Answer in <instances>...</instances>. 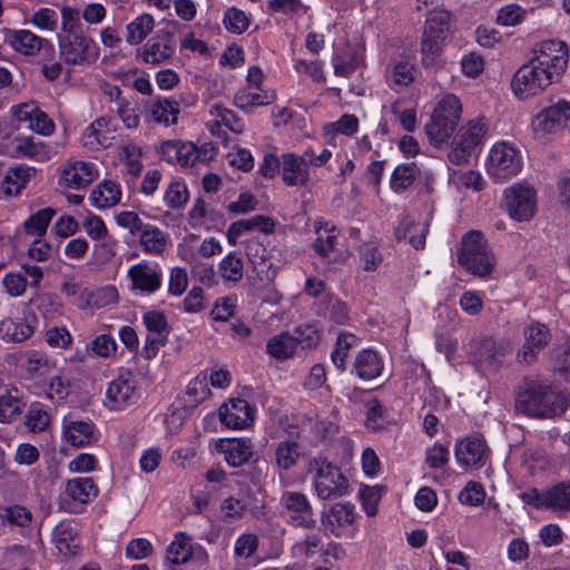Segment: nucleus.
<instances>
[{
  "instance_id": "nucleus-29",
  "label": "nucleus",
  "mask_w": 570,
  "mask_h": 570,
  "mask_svg": "<svg viewBox=\"0 0 570 570\" xmlns=\"http://www.w3.org/2000/svg\"><path fill=\"white\" fill-rule=\"evenodd\" d=\"M384 368L383 358L371 348H364L357 353L353 362L352 373L363 381L376 379Z\"/></svg>"
},
{
  "instance_id": "nucleus-23",
  "label": "nucleus",
  "mask_w": 570,
  "mask_h": 570,
  "mask_svg": "<svg viewBox=\"0 0 570 570\" xmlns=\"http://www.w3.org/2000/svg\"><path fill=\"white\" fill-rule=\"evenodd\" d=\"M63 440L72 446L82 448L96 443L99 433L90 421L65 417L62 422Z\"/></svg>"
},
{
  "instance_id": "nucleus-9",
  "label": "nucleus",
  "mask_w": 570,
  "mask_h": 570,
  "mask_svg": "<svg viewBox=\"0 0 570 570\" xmlns=\"http://www.w3.org/2000/svg\"><path fill=\"white\" fill-rule=\"evenodd\" d=\"M523 344L517 351L515 361L523 366H530L538 361L539 354L551 341L549 327L538 321H531L522 328Z\"/></svg>"
},
{
  "instance_id": "nucleus-4",
  "label": "nucleus",
  "mask_w": 570,
  "mask_h": 570,
  "mask_svg": "<svg viewBox=\"0 0 570 570\" xmlns=\"http://www.w3.org/2000/svg\"><path fill=\"white\" fill-rule=\"evenodd\" d=\"M312 478L316 495L322 500H331L346 495L350 491L347 478L340 468L323 456H313L306 466Z\"/></svg>"
},
{
  "instance_id": "nucleus-50",
  "label": "nucleus",
  "mask_w": 570,
  "mask_h": 570,
  "mask_svg": "<svg viewBox=\"0 0 570 570\" xmlns=\"http://www.w3.org/2000/svg\"><path fill=\"white\" fill-rule=\"evenodd\" d=\"M552 371L570 380V337L563 338L550 352Z\"/></svg>"
},
{
  "instance_id": "nucleus-1",
  "label": "nucleus",
  "mask_w": 570,
  "mask_h": 570,
  "mask_svg": "<svg viewBox=\"0 0 570 570\" xmlns=\"http://www.w3.org/2000/svg\"><path fill=\"white\" fill-rule=\"evenodd\" d=\"M569 61V50L563 41L544 40L532 50L531 59L514 73L511 88L520 99L541 94L559 81Z\"/></svg>"
},
{
  "instance_id": "nucleus-2",
  "label": "nucleus",
  "mask_w": 570,
  "mask_h": 570,
  "mask_svg": "<svg viewBox=\"0 0 570 570\" xmlns=\"http://www.w3.org/2000/svg\"><path fill=\"white\" fill-rule=\"evenodd\" d=\"M515 407L518 411L534 417H550L562 413L566 399L551 384L525 379L518 393Z\"/></svg>"
},
{
  "instance_id": "nucleus-26",
  "label": "nucleus",
  "mask_w": 570,
  "mask_h": 570,
  "mask_svg": "<svg viewBox=\"0 0 570 570\" xmlns=\"http://www.w3.org/2000/svg\"><path fill=\"white\" fill-rule=\"evenodd\" d=\"M416 69L407 57L392 59L385 68V79L391 89L399 91L415 79Z\"/></svg>"
},
{
  "instance_id": "nucleus-39",
  "label": "nucleus",
  "mask_w": 570,
  "mask_h": 570,
  "mask_svg": "<svg viewBox=\"0 0 570 570\" xmlns=\"http://www.w3.org/2000/svg\"><path fill=\"white\" fill-rule=\"evenodd\" d=\"M428 232L426 223H415L410 217H405L395 228V236L399 240L407 238L415 249H420L425 245Z\"/></svg>"
},
{
  "instance_id": "nucleus-34",
  "label": "nucleus",
  "mask_w": 570,
  "mask_h": 570,
  "mask_svg": "<svg viewBox=\"0 0 570 570\" xmlns=\"http://www.w3.org/2000/svg\"><path fill=\"white\" fill-rule=\"evenodd\" d=\"M33 333L35 326L24 318L6 317L0 321V338L6 343H22Z\"/></svg>"
},
{
  "instance_id": "nucleus-15",
  "label": "nucleus",
  "mask_w": 570,
  "mask_h": 570,
  "mask_svg": "<svg viewBox=\"0 0 570 570\" xmlns=\"http://www.w3.org/2000/svg\"><path fill=\"white\" fill-rule=\"evenodd\" d=\"M142 322L148 334L140 355L146 360H151L157 355L160 346L165 345L169 334V326L165 314L159 311L146 312L142 316Z\"/></svg>"
},
{
  "instance_id": "nucleus-27",
  "label": "nucleus",
  "mask_w": 570,
  "mask_h": 570,
  "mask_svg": "<svg viewBox=\"0 0 570 570\" xmlns=\"http://www.w3.org/2000/svg\"><path fill=\"white\" fill-rule=\"evenodd\" d=\"M97 176L95 164L82 160H70L61 171L63 184L73 189L88 186Z\"/></svg>"
},
{
  "instance_id": "nucleus-46",
  "label": "nucleus",
  "mask_w": 570,
  "mask_h": 570,
  "mask_svg": "<svg viewBox=\"0 0 570 570\" xmlns=\"http://www.w3.org/2000/svg\"><path fill=\"white\" fill-rule=\"evenodd\" d=\"M50 421L51 417L46 405L33 402L24 414L23 424L30 433H41L47 431Z\"/></svg>"
},
{
  "instance_id": "nucleus-52",
  "label": "nucleus",
  "mask_w": 570,
  "mask_h": 570,
  "mask_svg": "<svg viewBox=\"0 0 570 570\" xmlns=\"http://www.w3.org/2000/svg\"><path fill=\"white\" fill-rule=\"evenodd\" d=\"M296 342L293 335L288 333H281L279 335L273 336L267 342V353L278 360L291 357L296 351Z\"/></svg>"
},
{
  "instance_id": "nucleus-40",
  "label": "nucleus",
  "mask_w": 570,
  "mask_h": 570,
  "mask_svg": "<svg viewBox=\"0 0 570 570\" xmlns=\"http://www.w3.org/2000/svg\"><path fill=\"white\" fill-rule=\"evenodd\" d=\"M138 235L142 250L149 255H160L168 243L166 233L150 224H146Z\"/></svg>"
},
{
  "instance_id": "nucleus-59",
  "label": "nucleus",
  "mask_w": 570,
  "mask_h": 570,
  "mask_svg": "<svg viewBox=\"0 0 570 570\" xmlns=\"http://www.w3.org/2000/svg\"><path fill=\"white\" fill-rule=\"evenodd\" d=\"M360 58L357 52L353 49H347L345 52L336 53L333 57L334 72L337 76H348L358 66Z\"/></svg>"
},
{
  "instance_id": "nucleus-45",
  "label": "nucleus",
  "mask_w": 570,
  "mask_h": 570,
  "mask_svg": "<svg viewBox=\"0 0 570 570\" xmlns=\"http://www.w3.org/2000/svg\"><path fill=\"white\" fill-rule=\"evenodd\" d=\"M487 132L488 124L485 119L478 117L462 127L455 139L468 146V148L475 150V148L483 142Z\"/></svg>"
},
{
  "instance_id": "nucleus-43",
  "label": "nucleus",
  "mask_w": 570,
  "mask_h": 570,
  "mask_svg": "<svg viewBox=\"0 0 570 570\" xmlns=\"http://www.w3.org/2000/svg\"><path fill=\"white\" fill-rule=\"evenodd\" d=\"M275 99L274 94H268L261 88L247 86L239 89L234 97L235 105L244 110L271 104Z\"/></svg>"
},
{
  "instance_id": "nucleus-5",
  "label": "nucleus",
  "mask_w": 570,
  "mask_h": 570,
  "mask_svg": "<svg viewBox=\"0 0 570 570\" xmlns=\"http://www.w3.org/2000/svg\"><path fill=\"white\" fill-rule=\"evenodd\" d=\"M459 263L471 274L487 277L494 267V256L488 242L478 230H471L462 237Z\"/></svg>"
},
{
  "instance_id": "nucleus-58",
  "label": "nucleus",
  "mask_w": 570,
  "mask_h": 570,
  "mask_svg": "<svg viewBox=\"0 0 570 570\" xmlns=\"http://www.w3.org/2000/svg\"><path fill=\"white\" fill-rule=\"evenodd\" d=\"M356 337L353 334L346 332L338 334L335 347L331 353V360L340 371L345 370L348 351L354 345Z\"/></svg>"
},
{
  "instance_id": "nucleus-47",
  "label": "nucleus",
  "mask_w": 570,
  "mask_h": 570,
  "mask_svg": "<svg viewBox=\"0 0 570 570\" xmlns=\"http://www.w3.org/2000/svg\"><path fill=\"white\" fill-rule=\"evenodd\" d=\"M416 178H421V170L414 163L401 164L392 173L391 189L395 193H402L411 187Z\"/></svg>"
},
{
  "instance_id": "nucleus-51",
  "label": "nucleus",
  "mask_w": 570,
  "mask_h": 570,
  "mask_svg": "<svg viewBox=\"0 0 570 570\" xmlns=\"http://www.w3.org/2000/svg\"><path fill=\"white\" fill-rule=\"evenodd\" d=\"M209 115L213 117L210 128L224 125L233 132L240 134L244 131V122L232 110L219 104H215L209 108Z\"/></svg>"
},
{
  "instance_id": "nucleus-31",
  "label": "nucleus",
  "mask_w": 570,
  "mask_h": 570,
  "mask_svg": "<svg viewBox=\"0 0 570 570\" xmlns=\"http://www.w3.org/2000/svg\"><path fill=\"white\" fill-rule=\"evenodd\" d=\"M78 531L73 521L59 522L52 532V541L63 557H72L79 549Z\"/></svg>"
},
{
  "instance_id": "nucleus-20",
  "label": "nucleus",
  "mask_w": 570,
  "mask_h": 570,
  "mask_svg": "<svg viewBox=\"0 0 570 570\" xmlns=\"http://www.w3.org/2000/svg\"><path fill=\"white\" fill-rule=\"evenodd\" d=\"M570 119V101L559 100L554 105L543 109L533 121L537 132H554L563 128Z\"/></svg>"
},
{
  "instance_id": "nucleus-64",
  "label": "nucleus",
  "mask_w": 570,
  "mask_h": 570,
  "mask_svg": "<svg viewBox=\"0 0 570 570\" xmlns=\"http://www.w3.org/2000/svg\"><path fill=\"white\" fill-rule=\"evenodd\" d=\"M225 28L234 33H243L249 26L246 13L236 8H229L224 16Z\"/></svg>"
},
{
  "instance_id": "nucleus-36",
  "label": "nucleus",
  "mask_w": 570,
  "mask_h": 570,
  "mask_svg": "<svg viewBox=\"0 0 570 570\" xmlns=\"http://www.w3.org/2000/svg\"><path fill=\"white\" fill-rule=\"evenodd\" d=\"M121 188L117 181L106 179L98 184L90 193L89 200L99 209L110 208L120 203Z\"/></svg>"
},
{
  "instance_id": "nucleus-18",
  "label": "nucleus",
  "mask_w": 570,
  "mask_h": 570,
  "mask_svg": "<svg viewBox=\"0 0 570 570\" xmlns=\"http://www.w3.org/2000/svg\"><path fill=\"white\" fill-rule=\"evenodd\" d=\"M98 494V487L95 481L89 476H77L70 479L65 484L63 493L61 494V507L68 512L76 510L68 503L63 507V501H70L71 504H88Z\"/></svg>"
},
{
  "instance_id": "nucleus-8",
  "label": "nucleus",
  "mask_w": 570,
  "mask_h": 570,
  "mask_svg": "<svg viewBox=\"0 0 570 570\" xmlns=\"http://www.w3.org/2000/svg\"><path fill=\"white\" fill-rule=\"evenodd\" d=\"M60 57L67 65L90 66L99 58V48L82 33L59 36Z\"/></svg>"
},
{
  "instance_id": "nucleus-12",
  "label": "nucleus",
  "mask_w": 570,
  "mask_h": 570,
  "mask_svg": "<svg viewBox=\"0 0 570 570\" xmlns=\"http://www.w3.org/2000/svg\"><path fill=\"white\" fill-rule=\"evenodd\" d=\"M166 559L173 567L188 563L203 566L207 562L208 556L200 544L193 543L191 537L185 532H177L167 548Z\"/></svg>"
},
{
  "instance_id": "nucleus-30",
  "label": "nucleus",
  "mask_w": 570,
  "mask_h": 570,
  "mask_svg": "<svg viewBox=\"0 0 570 570\" xmlns=\"http://www.w3.org/2000/svg\"><path fill=\"white\" fill-rule=\"evenodd\" d=\"M36 175V169L27 165L8 168L0 184V190L6 197L17 196Z\"/></svg>"
},
{
  "instance_id": "nucleus-42",
  "label": "nucleus",
  "mask_w": 570,
  "mask_h": 570,
  "mask_svg": "<svg viewBox=\"0 0 570 570\" xmlns=\"http://www.w3.org/2000/svg\"><path fill=\"white\" fill-rule=\"evenodd\" d=\"M548 510L558 513L570 512V481L558 482L546 489Z\"/></svg>"
},
{
  "instance_id": "nucleus-56",
  "label": "nucleus",
  "mask_w": 570,
  "mask_h": 570,
  "mask_svg": "<svg viewBox=\"0 0 570 570\" xmlns=\"http://www.w3.org/2000/svg\"><path fill=\"white\" fill-rule=\"evenodd\" d=\"M188 198L187 186L181 179L171 180L164 194V202L171 209L181 208Z\"/></svg>"
},
{
  "instance_id": "nucleus-11",
  "label": "nucleus",
  "mask_w": 570,
  "mask_h": 570,
  "mask_svg": "<svg viewBox=\"0 0 570 570\" xmlns=\"http://www.w3.org/2000/svg\"><path fill=\"white\" fill-rule=\"evenodd\" d=\"M355 507L350 502H337L321 513V525L325 534L342 538L352 534L355 522Z\"/></svg>"
},
{
  "instance_id": "nucleus-53",
  "label": "nucleus",
  "mask_w": 570,
  "mask_h": 570,
  "mask_svg": "<svg viewBox=\"0 0 570 570\" xmlns=\"http://www.w3.org/2000/svg\"><path fill=\"white\" fill-rule=\"evenodd\" d=\"M218 271L224 281L238 283L244 275L243 261L236 253H229L220 261Z\"/></svg>"
},
{
  "instance_id": "nucleus-54",
  "label": "nucleus",
  "mask_w": 570,
  "mask_h": 570,
  "mask_svg": "<svg viewBox=\"0 0 570 570\" xmlns=\"http://www.w3.org/2000/svg\"><path fill=\"white\" fill-rule=\"evenodd\" d=\"M186 395L188 397L187 404L189 406H196L207 400L212 395L207 382V375L199 374L193 379L187 385Z\"/></svg>"
},
{
  "instance_id": "nucleus-44",
  "label": "nucleus",
  "mask_w": 570,
  "mask_h": 570,
  "mask_svg": "<svg viewBox=\"0 0 570 570\" xmlns=\"http://www.w3.org/2000/svg\"><path fill=\"white\" fill-rule=\"evenodd\" d=\"M316 239L314 242V249L321 256H327L335 247L338 232L328 222L317 219L314 223Z\"/></svg>"
},
{
  "instance_id": "nucleus-37",
  "label": "nucleus",
  "mask_w": 570,
  "mask_h": 570,
  "mask_svg": "<svg viewBox=\"0 0 570 570\" xmlns=\"http://www.w3.org/2000/svg\"><path fill=\"white\" fill-rule=\"evenodd\" d=\"M110 120L106 117H100L91 122L81 136V142L89 149H98L100 147H108L110 144Z\"/></svg>"
},
{
  "instance_id": "nucleus-13",
  "label": "nucleus",
  "mask_w": 570,
  "mask_h": 570,
  "mask_svg": "<svg viewBox=\"0 0 570 570\" xmlns=\"http://www.w3.org/2000/svg\"><path fill=\"white\" fill-rule=\"evenodd\" d=\"M504 206L511 218L523 222L533 217L537 208L535 191L525 185H513L504 191Z\"/></svg>"
},
{
  "instance_id": "nucleus-55",
  "label": "nucleus",
  "mask_w": 570,
  "mask_h": 570,
  "mask_svg": "<svg viewBox=\"0 0 570 570\" xmlns=\"http://www.w3.org/2000/svg\"><path fill=\"white\" fill-rule=\"evenodd\" d=\"M31 512L22 505H10L0 508V521L2 524L28 527L31 523Z\"/></svg>"
},
{
  "instance_id": "nucleus-16",
  "label": "nucleus",
  "mask_w": 570,
  "mask_h": 570,
  "mask_svg": "<svg viewBox=\"0 0 570 570\" xmlns=\"http://www.w3.org/2000/svg\"><path fill=\"white\" fill-rule=\"evenodd\" d=\"M281 505L289 513V522L294 527L315 529L316 519L308 498L297 491H286L281 497Z\"/></svg>"
},
{
  "instance_id": "nucleus-33",
  "label": "nucleus",
  "mask_w": 570,
  "mask_h": 570,
  "mask_svg": "<svg viewBox=\"0 0 570 570\" xmlns=\"http://www.w3.org/2000/svg\"><path fill=\"white\" fill-rule=\"evenodd\" d=\"M180 114L179 102L175 99L157 97L149 105L148 117L158 125L169 127L176 125Z\"/></svg>"
},
{
  "instance_id": "nucleus-10",
  "label": "nucleus",
  "mask_w": 570,
  "mask_h": 570,
  "mask_svg": "<svg viewBox=\"0 0 570 570\" xmlns=\"http://www.w3.org/2000/svg\"><path fill=\"white\" fill-rule=\"evenodd\" d=\"M522 167L518 150L505 142L495 144L488 157L487 171L497 181H504L515 176Z\"/></svg>"
},
{
  "instance_id": "nucleus-60",
  "label": "nucleus",
  "mask_w": 570,
  "mask_h": 570,
  "mask_svg": "<svg viewBox=\"0 0 570 570\" xmlns=\"http://www.w3.org/2000/svg\"><path fill=\"white\" fill-rule=\"evenodd\" d=\"M326 134H342L353 136L358 130V118L355 115L344 114L336 121L324 126Z\"/></svg>"
},
{
  "instance_id": "nucleus-3",
  "label": "nucleus",
  "mask_w": 570,
  "mask_h": 570,
  "mask_svg": "<svg viewBox=\"0 0 570 570\" xmlns=\"http://www.w3.org/2000/svg\"><path fill=\"white\" fill-rule=\"evenodd\" d=\"M451 13L443 8L428 12L420 42L421 62L425 68L442 65L441 53L450 31Z\"/></svg>"
},
{
  "instance_id": "nucleus-6",
  "label": "nucleus",
  "mask_w": 570,
  "mask_h": 570,
  "mask_svg": "<svg viewBox=\"0 0 570 570\" xmlns=\"http://www.w3.org/2000/svg\"><path fill=\"white\" fill-rule=\"evenodd\" d=\"M332 157L331 150L324 148L318 155L306 149L302 155L286 153L282 155V179L285 185L305 186L309 181V167L318 168Z\"/></svg>"
},
{
  "instance_id": "nucleus-28",
  "label": "nucleus",
  "mask_w": 570,
  "mask_h": 570,
  "mask_svg": "<svg viewBox=\"0 0 570 570\" xmlns=\"http://www.w3.org/2000/svg\"><path fill=\"white\" fill-rule=\"evenodd\" d=\"M163 159L170 164H178L181 167L196 165V145L190 141L166 140L160 145Z\"/></svg>"
},
{
  "instance_id": "nucleus-35",
  "label": "nucleus",
  "mask_w": 570,
  "mask_h": 570,
  "mask_svg": "<svg viewBox=\"0 0 570 570\" xmlns=\"http://www.w3.org/2000/svg\"><path fill=\"white\" fill-rule=\"evenodd\" d=\"M216 448L224 454L225 461L234 468L243 465L252 456V446L244 439L220 440Z\"/></svg>"
},
{
  "instance_id": "nucleus-62",
  "label": "nucleus",
  "mask_w": 570,
  "mask_h": 570,
  "mask_svg": "<svg viewBox=\"0 0 570 570\" xmlns=\"http://www.w3.org/2000/svg\"><path fill=\"white\" fill-rule=\"evenodd\" d=\"M461 104L454 95L444 96L433 112L444 116L446 119L458 124L461 117Z\"/></svg>"
},
{
  "instance_id": "nucleus-32",
  "label": "nucleus",
  "mask_w": 570,
  "mask_h": 570,
  "mask_svg": "<svg viewBox=\"0 0 570 570\" xmlns=\"http://www.w3.org/2000/svg\"><path fill=\"white\" fill-rule=\"evenodd\" d=\"M302 456V448L295 439L279 441L274 448V464L279 478L293 469Z\"/></svg>"
},
{
  "instance_id": "nucleus-22",
  "label": "nucleus",
  "mask_w": 570,
  "mask_h": 570,
  "mask_svg": "<svg viewBox=\"0 0 570 570\" xmlns=\"http://www.w3.org/2000/svg\"><path fill=\"white\" fill-rule=\"evenodd\" d=\"M128 277L135 289L154 293L161 286L163 271L158 264L141 262L129 268Z\"/></svg>"
},
{
  "instance_id": "nucleus-21",
  "label": "nucleus",
  "mask_w": 570,
  "mask_h": 570,
  "mask_svg": "<svg viewBox=\"0 0 570 570\" xmlns=\"http://www.w3.org/2000/svg\"><path fill=\"white\" fill-rule=\"evenodd\" d=\"M220 422L229 429L242 430L254 420L253 409L244 399H230L218 411Z\"/></svg>"
},
{
  "instance_id": "nucleus-14",
  "label": "nucleus",
  "mask_w": 570,
  "mask_h": 570,
  "mask_svg": "<svg viewBox=\"0 0 570 570\" xmlns=\"http://www.w3.org/2000/svg\"><path fill=\"white\" fill-rule=\"evenodd\" d=\"M246 255L261 279L272 282L283 266L279 252L268 249L262 243L252 240L246 246Z\"/></svg>"
},
{
  "instance_id": "nucleus-49",
  "label": "nucleus",
  "mask_w": 570,
  "mask_h": 570,
  "mask_svg": "<svg viewBox=\"0 0 570 570\" xmlns=\"http://www.w3.org/2000/svg\"><path fill=\"white\" fill-rule=\"evenodd\" d=\"M155 20L151 14L144 13L127 24L126 41L129 45H139L153 31Z\"/></svg>"
},
{
  "instance_id": "nucleus-38",
  "label": "nucleus",
  "mask_w": 570,
  "mask_h": 570,
  "mask_svg": "<svg viewBox=\"0 0 570 570\" xmlns=\"http://www.w3.org/2000/svg\"><path fill=\"white\" fill-rule=\"evenodd\" d=\"M458 124L446 119L444 116L433 112L430 121L425 125V134L429 141L440 147L449 140Z\"/></svg>"
},
{
  "instance_id": "nucleus-61",
  "label": "nucleus",
  "mask_w": 570,
  "mask_h": 570,
  "mask_svg": "<svg viewBox=\"0 0 570 570\" xmlns=\"http://www.w3.org/2000/svg\"><path fill=\"white\" fill-rule=\"evenodd\" d=\"M452 181L458 188L472 189L480 191L483 188L484 181L479 171H454L452 174Z\"/></svg>"
},
{
  "instance_id": "nucleus-57",
  "label": "nucleus",
  "mask_w": 570,
  "mask_h": 570,
  "mask_svg": "<svg viewBox=\"0 0 570 570\" xmlns=\"http://www.w3.org/2000/svg\"><path fill=\"white\" fill-rule=\"evenodd\" d=\"M323 547L322 538L317 532L307 533L304 538L296 541L292 548L293 556L296 558H312Z\"/></svg>"
},
{
  "instance_id": "nucleus-48",
  "label": "nucleus",
  "mask_w": 570,
  "mask_h": 570,
  "mask_svg": "<svg viewBox=\"0 0 570 570\" xmlns=\"http://www.w3.org/2000/svg\"><path fill=\"white\" fill-rule=\"evenodd\" d=\"M55 215L56 210L51 207L39 209L23 222L21 228L27 235L43 237Z\"/></svg>"
},
{
  "instance_id": "nucleus-19",
  "label": "nucleus",
  "mask_w": 570,
  "mask_h": 570,
  "mask_svg": "<svg viewBox=\"0 0 570 570\" xmlns=\"http://www.w3.org/2000/svg\"><path fill=\"white\" fill-rule=\"evenodd\" d=\"M136 384L130 372L119 374L106 392V404L111 410H122L135 401Z\"/></svg>"
},
{
  "instance_id": "nucleus-41",
  "label": "nucleus",
  "mask_w": 570,
  "mask_h": 570,
  "mask_svg": "<svg viewBox=\"0 0 570 570\" xmlns=\"http://www.w3.org/2000/svg\"><path fill=\"white\" fill-rule=\"evenodd\" d=\"M275 227L274 220L264 215H256L247 219H239L233 223L228 229V238L238 237L245 232L259 230L265 234L273 233Z\"/></svg>"
},
{
  "instance_id": "nucleus-25",
  "label": "nucleus",
  "mask_w": 570,
  "mask_h": 570,
  "mask_svg": "<svg viewBox=\"0 0 570 570\" xmlns=\"http://www.w3.org/2000/svg\"><path fill=\"white\" fill-rule=\"evenodd\" d=\"M3 33L4 42L24 56L36 55L43 46H48L52 50V46L46 39L38 37L29 30L3 29Z\"/></svg>"
},
{
  "instance_id": "nucleus-24",
  "label": "nucleus",
  "mask_w": 570,
  "mask_h": 570,
  "mask_svg": "<svg viewBox=\"0 0 570 570\" xmlns=\"http://www.w3.org/2000/svg\"><path fill=\"white\" fill-rule=\"evenodd\" d=\"M176 47L173 36L167 32L148 40L140 51V58L145 63L160 65L169 61L175 56Z\"/></svg>"
},
{
  "instance_id": "nucleus-17",
  "label": "nucleus",
  "mask_w": 570,
  "mask_h": 570,
  "mask_svg": "<svg viewBox=\"0 0 570 570\" xmlns=\"http://www.w3.org/2000/svg\"><path fill=\"white\" fill-rule=\"evenodd\" d=\"M490 450L480 435H470L455 445V459L464 469H481L488 461Z\"/></svg>"
},
{
  "instance_id": "nucleus-63",
  "label": "nucleus",
  "mask_w": 570,
  "mask_h": 570,
  "mask_svg": "<svg viewBox=\"0 0 570 570\" xmlns=\"http://www.w3.org/2000/svg\"><path fill=\"white\" fill-rule=\"evenodd\" d=\"M485 491L481 483L470 481L459 494V501L462 504L476 507L483 503Z\"/></svg>"
},
{
  "instance_id": "nucleus-7",
  "label": "nucleus",
  "mask_w": 570,
  "mask_h": 570,
  "mask_svg": "<svg viewBox=\"0 0 570 570\" xmlns=\"http://www.w3.org/2000/svg\"><path fill=\"white\" fill-rule=\"evenodd\" d=\"M513 351V342L508 337L485 336L472 344V355L475 363L488 372H498L505 358Z\"/></svg>"
}]
</instances>
